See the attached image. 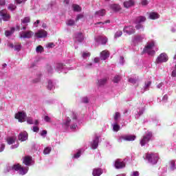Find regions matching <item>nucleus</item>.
<instances>
[{
  "instance_id": "24",
  "label": "nucleus",
  "mask_w": 176,
  "mask_h": 176,
  "mask_svg": "<svg viewBox=\"0 0 176 176\" xmlns=\"http://www.w3.org/2000/svg\"><path fill=\"white\" fill-rule=\"evenodd\" d=\"M107 82H108V78H105L103 79H100L98 82V86H104L107 84Z\"/></svg>"
},
{
  "instance_id": "33",
  "label": "nucleus",
  "mask_w": 176,
  "mask_h": 176,
  "mask_svg": "<svg viewBox=\"0 0 176 176\" xmlns=\"http://www.w3.org/2000/svg\"><path fill=\"white\" fill-rule=\"evenodd\" d=\"M113 129L114 131H119V130H120V126H119L118 124H116L113 126Z\"/></svg>"
},
{
  "instance_id": "56",
  "label": "nucleus",
  "mask_w": 176,
  "mask_h": 176,
  "mask_svg": "<svg viewBox=\"0 0 176 176\" xmlns=\"http://www.w3.org/2000/svg\"><path fill=\"white\" fill-rule=\"evenodd\" d=\"M6 5V1L5 0H0V6H3Z\"/></svg>"
},
{
  "instance_id": "60",
  "label": "nucleus",
  "mask_w": 176,
  "mask_h": 176,
  "mask_svg": "<svg viewBox=\"0 0 176 176\" xmlns=\"http://www.w3.org/2000/svg\"><path fill=\"white\" fill-rule=\"evenodd\" d=\"M5 149V144H1V148H0V152H3Z\"/></svg>"
},
{
  "instance_id": "55",
  "label": "nucleus",
  "mask_w": 176,
  "mask_h": 176,
  "mask_svg": "<svg viewBox=\"0 0 176 176\" xmlns=\"http://www.w3.org/2000/svg\"><path fill=\"white\" fill-rule=\"evenodd\" d=\"M131 175L132 176H140V172H138V171H133V174Z\"/></svg>"
},
{
  "instance_id": "13",
  "label": "nucleus",
  "mask_w": 176,
  "mask_h": 176,
  "mask_svg": "<svg viewBox=\"0 0 176 176\" xmlns=\"http://www.w3.org/2000/svg\"><path fill=\"white\" fill-rule=\"evenodd\" d=\"M35 36H36V38H46V36H47V32L44 30H41L35 33Z\"/></svg>"
},
{
  "instance_id": "30",
  "label": "nucleus",
  "mask_w": 176,
  "mask_h": 176,
  "mask_svg": "<svg viewBox=\"0 0 176 176\" xmlns=\"http://www.w3.org/2000/svg\"><path fill=\"white\" fill-rule=\"evenodd\" d=\"M43 50H44V49H43V47H42V45H38L36 48V52L37 53H42V52H43Z\"/></svg>"
},
{
  "instance_id": "6",
  "label": "nucleus",
  "mask_w": 176,
  "mask_h": 176,
  "mask_svg": "<svg viewBox=\"0 0 176 176\" xmlns=\"http://www.w3.org/2000/svg\"><path fill=\"white\" fill-rule=\"evenodd\" d=\"M25 118H27V114L24 112L19 111L15 114V119H18L20 123H23Z\"/></svg>"
},
{
  "instance_id": "39",
  "label": "nucleus",
  "mask_w": 176,
  "mask_h": 176,
  "mask_svg": "<svg viewBox=\"0 0 176 176\" xmlns=\"http://www.w3.org/2000/svg\"><path fill=\"white\" fill-rule=\"evenodd\" d=\"M123 32L122 31H118L116 34H115V38H119V36H122Z\"/></svg>"
},
{
  "instance_id": "45",
  "label": "nucleus",
  "mask_w": 176,
  "mask_h": 176,
  "mask_svg": "<svg viewBox=\"0 0 176 176\" xmlns=\"http://www.w3.org/2000/svg\"><path fill=\"white\" fill-rule=\"evenodd\" d=\"M74 159H78V157H80V151L77 152L74 155Z\"/></svg>"
},
{
  "instance_id": "44",
  "label": "nucleus",
  "mask_w": 176,
  "mask_h": 176,
  "mask_svg": "<svg viewBox=\"0 0 176 176\" xmlns=\"http://www.w3.org/2000/svg\"><path fill=\"white\" fill-rule=\"evenodd\" d=\"M136 30H141V28H144V26L141 23H138L135 25Z\"/></svg>"
},
{
  "instance_id": "61",
  "label": "nucleus",
  "mask_w": 176,
  "mask_h": 176,
  "mask_svg": "<svg viewBox=\"0 0 176 176\" xmlns=\"http://www.w3.org/2000/svg\"><path fill=\"white\" fill-rule=\"evenodd\" d=\"M151 85H152V82L151 81H148L146 83V87H149V86H151Z\"/></svg>"
},
{
  "instance_id": "25",
  "label": "nucleus",
  "mask_w": 176,
  "mask_h": 176,
  "mask_svg": "<svg viewBox=\"0 0 176 176\" xmlns=\"http://www.w3.org/2000/svg\"><path fill=\"white\" fill-rule=\"evenodd\" d=\"M72 8H73L74 12H81L82 10V8H80V6H79V5H77V4H73Z\"/></svg>"
},
{
  "instance_id": "59",
  "label": "nucleus",
  "mask_w": 176,
  "mask_h": 176,
  "mask_svg": "<svg viewBox=\"0 0 176 176\" xmlns=\"http://www.w3.org/2000/svg\"><path fill=\"white\" fill-rule=\"evenodd\" d=\"M47 134V131L46 130H43L42 131L41 133V135L43 136Z\"/></svg>"
},
{
  "instance_id": "57",
  "label": "nucleus",
  "mask_w": 176,
  "mask_h": 176,
  "mask_svg": "<svg viewBox=\"0 0 176 176\" xmlns=\"http://www.w3.org/2000/svg\"><path fill=\"white\" fill-rule=\"evenodd\" d=\"M25 1L27 0H15L16 3L19 4L23 3L24 2H25Z\"/></svg>"
},
{
  "instance_id": "58",
  "label": "nucleus",
  "mask_w": 176,
  "mask_h": 176,
  "mask_svg": "<svg viewBox=\"0 0 176 176\" xmlns=\"http://www.w3.org/2000/svg\"><path fill=\"white\" fill-rule=\"evenodd\" d=\"M47 47H54V43H49L47 45Z\"/></svg>"
},
{
  "instance_id": "5",
  "label": "nucleus",
  "mask_w": 176,
  "mask_h": 176,
  "mask_svg": "<svg viewBox=\"0 0 176 176\" xmlns=\"http://www.w3.org/2000/svg\"><path fill=\"white\" fill-rule=\"evenodd\" d=\"M168 61V56L166 53H162L160 56H157L155 63L157 64H160L162 63H167Z\"/></svg>"
},
{
  "instance_id": "54",
  "label": "nucleus",
  "mask_w": 176,
  "mask_h": 176,
  "mask_svg": "<svg viewBox=\"0 0 176 176\" xmlns=\"http://www.w3.org/2000/svg\"><path fill=\"white\" fill-rule=\"evenodd\" d=\"M27 122L29 124H34V121L32 120V119L31 118H28L27 120Z\"/></svg>"
},
{
  "instance_id": "51",
  "label": "nucleus",
  "mask_w": 176,
  "mask_h": 176,
  "mask_svg": "<svg viewBox=\"0 0 176 176\" xmlns=\"http://www.w3.org/2000/svg\"><path fill=\"white\" fill-rule=\"evenodd\" d=\"M33 131L34 133H38L39 131V127H38V126H33Z\"/></svg>"
},
{
  "instance_id": "63",
  "label": "nucleus",
  "mask_w": 176,
  "mask_h": 176,
  "mask_svg": "<svg viewBox=\"0 0 176 176\" xmlns=\"http://www.w3.org/2000/svg\"><path fill=\"white\" fill-rule=\"evenodd\" d=\"M64 3H65V5H69V0H64Z\"/></svg>"
},
{
  "instance_id": "10",
  "label": "nucleus",
  "mask_w": 176,
  "mask_h": 176,
  "mask_svg": "<svg viewBox=\"0 0 176 176\" xmlns=\"http://www.w3.org/2000/svg\"><path fill=\"white\" fill-rule=\"evenodd\" d=\"M18 140L21 141V142L27 141L28 140V133L27 131L21 132L18 136Z\"/></svg>"
},
{
  "instance_id": "49",
  "label": "nucleus",
  "mask_w": 176,
  "mask_h": 176,
  "mask_svg": "<svg viewBox=\"0 0 176 176\" xmlns=\"http://www.w3.org/2000/svg\"><path fill=\"white\" fill-rule=\"evenodd\" d=\"M148 3H149V2H148L147 0H143L142 1V6H146V5H148Z\"/></svg>"
},
{
  "instance_id": "21",
  "label": "nucleus",
  "mask_w": 176,
  "mask_h": 176,
  "mask_svg": "<svg viewBox=\"0 0 176 176\" xmlns=\"http://www.w3.org/2000/svg\"><path fill=\"white\" fill-rule=\"evenodd\" d=\"M105 14H107V10H105V9H102L95 12V16H104Z\"/></svg>"
},
{
  "instance_id": "20",
  "label": "nucleus",
  "mask_w": 176,
  "mask_h": 176,
  "mask_svg": "<svg viewBox=\"0 0 176 176\" xmlns=\"http://www.w3.org/2000/svg\"><path fill=\"white\" fill-rule=\"evenodd\" d=\"M160 17V15L157 14V12H151L149 14V19L151 20H156V19H159Z\"/></svg>"
},
{
  "instance_id": "7",
  "label": "nucleus",
  "mask_w": 176,
  "mask_h": 176,
  "mask_svg": "<svg viewBox=\"0 0 176 176\" xmlns=\"http://www.w3.org/2000/svg\"><path fill=\"white\" fill-rule=\"evenodd\" d=\"M0 16L2 17L3 21H9L10 20V14H8V11L6 10H1Z\"/></svg>"
},
{
  "instance_id": "27",
  "label": "nucleus",
  "mask_w": 176,
  "mask_h": 176,
  "mask_svg": "<svg viewBox=\"0 0 176 176\" xmlns=\"http://www.w3.org/2000/svg\"><path fill=\"white\" fill-rule=\"evenodd\" d=\"M16 8H17V7L16 6V5H14L13 3H10L8 6V10H10L11 12H13V10H16Z\"/></svg>"
},
{
  "instance_id": "32",
  "label": "nucleus",
  "mask_w": 176,
  "mask_h": 176,
  "mask_svg": "<svg viewBox=\"0 0 176 176\" xmlns=\"http://www.w3.org/2000/svg\"><path fill=\"white\" fill-rule=\"evenodd\" d=\"M16 52H20L21 50V44H17L14 46Z\"/></svg>"
},
{
  "instance_id": "2",
  "label": "nucleus",
  "mask_w": 176,
  "mask_h": 176,
  "mask_svg": "<svg viewBox=\"0 0 176 176\" xmlns=\"http://www.w3.org/2000/svg\"><path fill=\"white\" fill-rule=\"evenodd\" d=\"M11 169L14 171H19L20 175H25L28 173L29 168L23 167L20 164H15L12 166Z\"/></svg>"
},
{
  "instance_id": "23",
  "label": "nucleus",
  "mask_w": 176,
  "mask_h": 176,
  "mask_svg": "<svg viewBox=\"0 0 176 176\" xmlns=\"http://www.w3.org/2000/svg\"><path fill=\"white\" fill-rule=\"evenodd\" d=\"M144 21H146V17L144 16H140L136 18V23H144Z\"/></svg>"
},
{
  "instance_id": "14",
  "label": "nucleus",
  "mask_w": 176,
  "mask_h": 176,
  "mask_svg": "<svg viewBox=\"0 0 176 176\" xmlns=\"http://www.w3.org/2000/svg\"><path fill=\"white\" fill-rule=\"evenodd\" d=\"M23 163H24L25 166H30L31 163H32V157L29 155L25 156Z\"/></svg>"
},
{
  "instance_id": "12",
  "label": "nucleus",
  "mask_w": 176,
  "mask_h": 176,
  "mask_svg": "<svg viewBox=\"0 0 176 176\" xmlns=\"http://www.w3.org/2000/svg\"><path fill=\"white\" fill-rule=\"evenodd\" d=\"M123 31L124 32H126V34H128V35H131L135 33V29H134V27L133 26H126Z\"/></svg>"
},
{
  "instance_id": "29",
  "label": "nucleus",
  "mask_w": 176,
  "mask_h": 176,
  "mask_svg": "<svg viewBox=\"0 0 176 176\" xmlns=\"http://www.w3.org/2000/svg\"><path fill=\"white\" fill-rule=\"evenodd\" d=\"M50 152H52V148L50 147H46L43 151L44 155H49Z\"/></svg>"
},
{
  "instance_id": "26",
  "label": "nucleus",
  "mask_w": 176,
  "mask_h": 176,
  "mask_svg": "<svg viewBox=\"0 0 176 176\" xmlns=\"http://www.w3.org/2000/svg\"><path fill=\"white\" fill-rule=\"evenodd\" d=\"M76 38L78 42H82V41H83V34H82V33H78L76 35Z\"/></svg>"
},
{
  "instance_id": "16",
  "label": "nucleus",
  "mask_w": 176,
  "mask_h": 176,
  "mask_svg": "<svg viewBox=\"0 0 176 176\" xmlns=\"http://www.w3.org/2000/svg\"><path fill=\"white\" fill-rule=\"evenodd\" d=\"M104 173L101 168H94L92 172V175L94 176H100Z\"/></svg>"
},
{
  "instance_id": "9",
  "label": "nucleus",
  "mask_w": 176,
  "mask_h": 176,
  "mask_svg": "<svg viewBox=\"0 0 176 176\" xmlns=\"http://www.w3.org/2000/svg\"><path fill=\"white\" fill-rule=\"evenodd\" d=\"M32 35H34V32H32L31 30H29L28 32H22V34L20 35V38H23V39H30V38H32Z\"/></svg>"
},
{
  "instance_id": "47",
  "label": "nucleus",
  "mask_w": 176,
  "mask_h": 176,
  "mask_svg": "<svg viewBox=\"0 0 176 176\" xmlns=\"http://www.w3.org/2000/svg\"><path fill=\"white\" fill-rule=\"evenodd\" d=\"M129 82H130V83H137V80L133 78H131L129 79Z\"/></svg>"
},
{
  "instance_id": "19",
  "label": "nucleus",
  "mask_w": 176,
  "mask_h": 176,
  "mask_svg": "<svg viewBox=\"0 0 176 176\" xmlns=\"http://www.w3.org/2000/svg\"><path fill=\"white\" fill-rule=\"evenodd\" d=\"M92 149H97L98 146V137H96L91 144Z\"/></svg>"
},
{
  "instance_id": "46",
  "label": "nucleus",
  "mask_w": 176,
  "mask_h": 176,
  "mask_svg": "<svg viewBox=\"0 0 176 176\" xmlns=\"http://www.w3.org/2000/svg\"><path fill=\"white\" fill-rule=\"evenodd\" d=\"M107 23H111L110 20H107L104 22H98L96 23H95V25H97V24H107Z\"/></svg>"
},
{
  "instance_id": "18",
  "label": "nucleus",
  "mask_w": 176,
  "mask_h": 176,
  "mask_svg": "<svg viewBox=\"0 0 176 176\" xmlns=\"http://www.w3.org/2000/svg\"><path fill=\"white\" fill-rule=\"evenodd\" d=\"M110 8L111 10H113V12H120V10H122V8H120V6L118 4H111L110 6Z\"/></svg>"
},
{
  "instance_id": "15",
  "label": "nucleus",
  "mask_w": 176,
  "mask_h": 176,
  "mask_svg": "<svg viewBox=\"0 0 176 176\" xmlns=\"http://www.w3.org/2000/svg\"><path fill=\"white\" fill-rule=\"evenodd\" d=\"M109 57V52L107 50H103L102 52H100V59L105 60L107 58Z\"/></svg>"
},
{
  "instance_id": "34",
  "label": "nucleus",
  "mask_w": 176,
  "mask_h": 176,
  "mask_svg": "<svg viewBox=\"0 0 176 176\" xmlns=\"http://www.w3.org/2000/svg\"><path fill=\"white\" fill-rule=\"evenodd\" d=\"M75 25V21H74L72 19H69L67 22V25L72 26V25Z\"/></svg>"
},
{
  "instance_id": "53",
  "label": "nucleus",
  "mask_w": 176,
  "mask_h": 176,
  "mask_svg": "<svg viewBox=\"0 0 176 176\" xmlns=\"http://www.w3.org/2000/svg\"><path fill=\"white\" fill-rule=\"evenodd\" d=\"M12 32H10V31H6L5 32V35H6V36H10V35H12Z\"/></svg>"
},
{
  "instance_id": "37",
  "label": "nucleus",
  "mask_w": 176,
  "mask_h": 176,
  "mask_svg": "<svg viewBox=\"0 0 176 176\" xmlns=\"http://www.w3.org/2000/svg\"><path fill=\"white\" fill-rule=\"evenodd\" d=\"M96 42H97V43H101V41H102V36H98L95 38Z\"/></svg>"
},
{
  "instance_id": "35",
  "label": "nucleus",
  "mask_w": 176,
  "mask_h": 176,
  "mask_svg": "<svg viewBox=\"0 0 176 176\" xmlns=\"http://www.w3.org/2000/svg\"><path fill=\"white\" fill-rule=\"evenodd\" d=\"M47 89H49V90L53 89V82H52V80H48Z\"/></svg>"
},
{
  "instance_id": "22",
  "label": "nucleus",
  "mask_w": 176,
  "mask_h": 176,
  "mask_svg": "<svg viewBox=\"0 0 176 176\" xmlns=\"http://www.w3.org/2000/svg\"><path fill=\"white\" fill-rule=\"evenodd\" d=\"M6 142L8 144V145H12V144H14V142H16V138L9 137L7 138Z\"/></svg>"
},
{
  "instance_id": "1",
  "label": "nucleus",
  "mask_w": 176,
  "mask_h": 176,
  "mask_svg": "<svg viewBox=\"0 0 176 176\" xmlns=\"http://www.w3.org/2000/svg\"><path fill=\"white\" fill-rule=\"evenodd\" d=\"M155 46L156 43L153 41L147 43L143 49V53H146L148 56H155L156 51L153 50V47Z\"/></svg>"
},
{
  "instance_id": "17",
  "label": "nucleus",
  "mask_w": 176,
  "mask_h": 176,
  "mask_svg": "<svg viewBox=\"0 0 176 176\" xmlns=\"http://www.w3.org/2000/svg\"><path fill=\"white\" fill-rule=\"evenodd\" d=\"M124 6L129 9V8H131V6H134V1L129 0L124 2Z\"/></svg>"
},
{
  "instance_id": "50",
  "label": "nucleus",
  "mask_w": 176,
  "mask_h": 176,
  "mask_svg": "<svg viewBox=\"0 0 176 176\" xmlns=\"http://www.w3.org/2000/svg\"><path fill=\"white\" fill-rule=\"evenodd\" d=\"M71 114L72 115V117H71L74 120H76V113L74 112H71Z\"/></svg>"
},
{
  "instance_id": "38",
  "label": "nucleus",
  "mask_w": 176,
  "mask_h": 176,
  "mask_svg": "<svg viewBox=\"0 0 176 176\" xmlns=\"http://www.w3.org/2000/svg\"><path fill=\"white\" fill-rule=\"evenodd\" d=\"M107 42H108V38H107V37L102 36V41H101L102 45H106Z\"/></svg>"
},
{
  "instance_id": "41",
  "label": "nucleus",
  "mask_w": 176,
  "mask_h": 176,
  "mask_svg": "<svg viewBox=\"0 0 176 176\" xmlns=\"http://www.w3.org/2000/svg\"><path fill=\"white\" fill-rule=\"evenodd\" d=\"M170 167L172 170H174V168H175V161L172 160L170 161Z\"/></svg>"
},
{
  "instance_id": "8",
  "label": "nucleus",
  "mask_w": 176,
  "mask_h": 176,
  "mask_svg": "<svg viewBox=\"0 0 176 176\" xmlns=\"http://www.w3.org/2000/svg\"><path fill=\"white\" fill-rule=\"evenodd\" d=\"M114 166L118 170L124 168V167H126V162L120 161V160L118 159L115 161Z\"/></svg>"
},
{
  "instance_id": "36",
  "label": "nucleus",
  "mask_w": 176,
  "mask_h": 176,
  "mask_svg": "<svg viewBox=\"0 0 176 176\" xmlns=\"http://www.w3.org/2000/svg\"><path fill=\"white\" fill-rule=\"evenodd\" d=\"M44 120H45V122H47V123H52V118H50V117H49L48 116H45L44 117Z\"/></svg>"
},
{
  "instance_id": "64",
  "label": "nucleus",
  "mask_w": 176,
  "mask_h": 176,
  "mask_svg": "<svg viewBox=\"0 0 176 176\" xmlns=\"http://www.w3.org/2000/svg\"><path fill=\"white\" fill-rule=\"evenodd\" d=\"M8 46H9V47H11L12 49H13V47H14V45H13V43H8Z\"/></svg>"
},
{
  "instance_id": "43",
  "label": "nucleus",
  "mask_w": 176,
  "mask_h": 176,
  "mask_svg": "<svg viewBox=\"0 0 176 176\" xmlns=\"http://www.w3.org/2000/svg\"><path fill=\"white\" fill-rule=\"evenodd\" d=\"M120 117V113L116 112V116H114V120H118Z\"/></svg>"
},
{
  "instance_id": "42",
  "label": "nucleus",
  "mask_w": 176,
  "mask_h": 176,
  "mask_svg": "<svg viewBox=\"0 0 176 176\" xmlns=\"http://www.w3.org/2000/svg\"><path fill=\"white\" fill-rule=\"evenodd\" d=\"M87 57H90V52H84L82 54V58H86Z\"/></svg>"
},
{
  "instance_id": "52",
  "label": "nucleus",
  "mask_w": 176,
  "mask_h": 176,
  "mask_svg": "<svg viewBox=\"0 0 176 176\" xmlns=\"http://www.w3.org/2000/svg\"><path fill=\"white\" fill-rule=\"evenodd\" d=\"M171 76H173V78H176V65H175V69L172 72Z\"/></svg>"
},
{
  "instance_id": "62",
  "label": "nucleus",
  "mask_w": 176,
  "mask_h": 176,
  "mask_svg": "<svg viewBox=\"0 0 176 176\" xmlns=\"http://www.w3.org/2000/svg\"><path fill=\"white\" fill-rule=\"evenodd\" d=\"M94 63H98L100 61V58H95L94 59Z\"/></svg>"
},
{
  "instance_id": "48",
  "label": "nucleus",
  "mask_w": 176,
  "mask_h": 176,
  "mask_svg": "<svg viewBox=\"0 0 176 176\" xmlns=\"http://www.w3.org/2000/svg\"><path fill=\"white\" fill-rule=\"evenodd\" d=\"M82 102H84L85 104H88L89 102V98H87V97H84L82 98Z\"/></svg>"
},
{
  "instance_id": "40",
  "label": "nucleus",
  "mask_w": 176,
  "mask_h": 176,
  "mask_svg": "<svg viewBox=\"0 0 176 176\" xmlns=\"http://www.w3.org/2000/svg\"><path fill=\"white\" fill-rule=\"evenodd\" d=\"M84 16L82 14H79L77 15V17L76 19V21H79L81 19H83Z\"/></svg>"
},
{
  "instance_id": "4",
  "label": "nucleus",
  "mask_w": 176,
  "mask_h": 176,
  "mask_svg": "<svg viewBox=\"0 0 176 176\" xmlns=\"http://www.w3.org/2000/svg\"><path fill=\"white\" fill-rule=\"evenodd\" d=\"M152 137H153L152 132H148L146 135H144L140 140L141 146H145V144L151 141Z\"/></svg>"
},
{
  "instance_id": "31",
  "label": "nucleus",
  "mask_w": 176,
  "mask_h": 176,
  "mask_svg": "<svg viewBox=\"0 0 176 176\" xmlns=\"http://www.w3.org/2000/svg\"><path fill=\"white\" fill-rule=\"evenodd\" d=\"M113 82L114 83H118L119 82H120V76H114Z\"/></svg>"
},
{
  "instance_id": "28",
  "label": "nucleus",
  "mask_w": 176,
  "mask_h": 176,
  "mask_svg": "<svg viewBox=\"0 0 176 176\" xmlns=\"http://www.w3.org/2000/svg\"><path fill=\"white\" fill-rule=\"evenodd\" d=\"M30 16H26L23 19L21 20V23H23V24H27V23H30Z\"/></svg>"
},
{
  "instance_id": "3",
  "label": "nucleus",
  "mask_w": 176,
  "mask_h": 176,
  "mask_svg": "<svg viewBox=\"0 0 176 176\" xmlns=\"http://www.w3.org/2000/svg\"><path fill=\"white\" fill-rule=\"evenodd\" d=\"M146 159L149 162V163H151V164H156L159 160V155L153 153H147L146 155Z\"/></svg>"
},
{
  "instance_id": "11",
  "label": "nucleus",
  "mask_w": 176,
  "mask_h": 176,
  "mask_svg": "<svg viewBox=\"0 0 176 176\" xmlns=\"http://www.w3.org/2000/svg\"><path fill=\"white\" fill-rule=\"evenodd\" d=\"M136 138L135 135H124V136H120V140L122 142V141H134Z\"/></svg>"
}]
</instances>
